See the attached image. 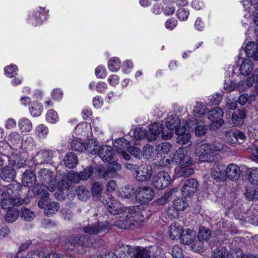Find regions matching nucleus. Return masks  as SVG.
Returning a JSON list of instances; mask_svg holds the SVG:
<instances>
[{
    "label": "nucleus",
    "instance_id": "nucleus-10",
    "mask_svg": "<svg viewBox=\"0 0 258 258\" xmlns=\"http://www.w3.org/2000/svg\"><path fill=\"white\" fill-rule=\"evenodd\" d=\"M38 206L44 209V214L47 216L55 214L59 209V204L56 202H51L50 198L39 200Z\"/></svg>",
    "mask_w": 258,
    "mask_h": 258
},
{
    "label": "nucleus",
    "instance_id": "nucleus-18",
    "mask_svg": "<svg viewBox=\"0 0 258 258\" xmlns=\"http://www.w3.org/2000/svg\"><path fill=\"white\" fill-rule=\"evenodd\" d=\"M26 200L24 199L5 197L1 202V207L5 210H9L23 205Z\"/></svg>",
    "mask_w": 258,
    "mask_h": 258
},
{
    "label": "nucleus",
    "instance_id": "nucleus-43",
    "mask_svg": "<svg viewBox=\"0 0 258 258\" xmlns=\"http://www.w3.org/2000/svg\"><path fill=\"white\" fill-rule=\"evenodd\" d=\"M228 251L225 247H221L215 249L213 251L211 258H226Z\"/></svg>",
    "mask_w": 258,
    "mask_h": 258
},
{
    "label": "nucleus",
    "instance_id": "nucleus-39",
    "mask_svg": "<svg viewBox=\"0 0 258 258\" xmlns=\"http://www.w3.org/2000/svg\"><path fill=\"white\" fill-rule=\"evenodd\" d=\"M248 180L253 185H258V168H250L247 171Z\"/></svg>",
    "mask_w": 258,
    "mask_h": 258
},
{
    "label": "nucleus",
    "instance_id": "nucleus-60",
    "mask_svg": "<svg viewBox=\"0 0 258 258\" xmlns=\"http://www.w3.org/2000/svg\"><path fill=\"white\" fill-rule=\"evenodd\" d=\"M200 106H201V104H200L198 106H197L193 110L194 115L196 117H201L205 114L204 109H202L200 108Z\"/></svg>",
    "mask_w": 258,
    "mask_h": 258
},
{
    "label": "nucleus",
    "instance_id": "nucleus-12",
    "mask_svg": "<svg viewBox=\"0 0 258 258\" xmlns=\"http://www.w3.org/2000/svg\"><path fill=\"white\" fill-rule=\"evenodd\" d=\"M170 181V176L167 172H160L153 176L152 184L157 189H162L167 187Z\"/></svg>",
    "mask_w": 258,
    "mask_h": 258
},
{
    "label": "nucleus",
    "instance_id": "nucleus-17",
    "mask_svg": "<svg viewBox=\"0 0 258 258\" xmlns=\"http://www.w3.org/2000/svg\"><path fill=\"white\" fill-rule=\"evenodd\" d=\"M199 184L195 178H189L185 180L182 187V195L185 197H190L198 190Z\"/></svg>",
    "mask_w": 258,
    "mask_h": 258
},
{
    "label": "nucleus",
    "instance_id": "nucleus-58",
    "mask_svg": "<svg viewBox=\"0 0 258 258\" xmlns=\"http://www.w3.org/2000/svg\"><path fill=\"white\" fill-rule=\"evenodd\" d=\"M231 120L233 124L235 126H240L242 125L244 122V120L240 118L236 113H233L232 114Z\"/></svg>",
    "mask_w": 258,
    "mask_h": 258
},
{
    "label": "nucleus",
    "instance_id": "nucleus-16",
    "mask_svg": "<svg viewBox=\"0 0 258 258\" xmlns=\"http://www.w3.org/2000/svg\"><path fill=\"white\" fill-rule=\"evenodd\" d=\"M149 132L151 135L148 137V140L149 141H154L161 134V138L164 140H168L163 137V135H166V130L164 128V126L162 124L159 123L154 122L149 126Z\"/></svg>",
    "mask_w": 258,
    "mask_h": 258
},
{
    "label": "nucleus",
    "instance_id": "nucleus-28",
    "mask_svg": "<svg viewBox=\"0 0 258 258\" xmlns=\"http://www.w3.org/2000/svg\"><path fill=\"white\" fill-rule=\"evenodd\" d=\"M240 72L241 75L248 77L253 75L252 72L253 70V63L250 59H245L242 61L240 67Z\"/></svg>",
    "mask_w": 258,
    "mask_h": 258
},
{
    "label": "nucleus",
    "instance_id": "nucleus-31",
    "mask_svg": "<svg viewBox=\"0 0 258 258\" xmlns=\"http://www.w3.org/2000/svg\"><path fill=\"white\" fill-rule=\"evenodd\" d=\"M20 213V210L17 208L7 210L4 217L5 219L8 223H13L19 218Z\"/></svg>",
    "mask_w": 258,
    "mask_h": 258
},
{
    "label": "nucleus",
    "instance_id": "nucleus-34",
    "mask_svg": "<svg viewBox=\"0 0 258 258\" xmlns=\"http://www.w3.org/2000/svg\"><path fill=\"white\" fill-rule=\"evenodd\" d=\"M169 236L172 239L180 238L182 233L181 227L176 223H174L169 227Z\"/></svg>",
    "mask_w": 258,
    "mask_h": 258
},
{
    "label": "nucleus",
    "instance_id": "nucleus-19",
    "mask_svg": "<svg viewBox=\"0 0 258 258\" xmlns=\"http://www.w3.org/2000/svg\"><path fill=\"white\" fill-rule=\"evenodd\" d=\"M32 191L35 197L40 198L39 200L49 198L48 186L41 183H36L32 187Z\"/></svg>",
    "mask_w": 258,
    "mask_h": 258
},
{
    "label": "nucleus",
    "instance_id": "nucleus-56",
    "mask_svg": "<svg viewBox=\"0 0 258 258\" xmlns=\"http://www.w3.org/2000/svg\"><path fill=\"white\" fill-rule=\"evenodd\" d=\"M209 146L211 148L210 150L213 155H214L215 152L221 151L224 148V146L222 144L217 142H215L213 144H209Z\"/></svg>",
    "mask_w": 258,
    "mask_h": 258
},
{
    "label": "nucleus",
    "instance_id": "nucleus-29",
    "mask_svg": "<svg viewBox=\"0 0 258 258\" xmlns=\"http://www.w3.org/2000/svg\"><path fill=\"white\" fill-rule=\"evenodd\" d=\"M63 162L66 167L70 169L73 168L78 164V157L74 153L70 152L64 156Z\"/></svg>",
    "mask_w": 258,
    "mask_h": 258
},
{
    "label": "nucleus",
    "instance_id": "nucleus-38",
    "mask_svg": "<svg viewBox=\"0 0 258 258\" xmlns=\"http://www.w3.org/2000/svg\"><path fill=\"white\" fill-rule=\"evenodd\" d=\"M76 194L80 200L86 201L90 197V192L84 186H79L76 190Z\"/></svg>",
    "mask_w": 258,
    "mask_h": 258
},
{
    "label": "nucleus",
    "instance_id": "nucleus-13",
    "mask_svg": "<svg viewBox=\"0 0 258 258\" xmlns=\"http://www.w3.org/2000/svg\"><path fill=\"white\" fill-rule=\"evenodd\" d=\"M181 123V121L178 116L176 115H171L168 116L166 118L165 126L168 130L166 131V135H163L165 139H170L172 138L174 130L177 128Z\"/></svg>",
    "mask_w": 258,
    "mask_h": 258
},
{
    "label": "nucleus",
    "instance_id": "nucleus-27",
    "mask_svg": "<svg viewBox=\"0 0 258 258\" xmlns=\"http://www.w3.org/2000/svg\"><path fill=\"white\" fill-rule=\"evenodd\" d=\"M94 172H95V167L89 166L86 167L82 171H81L79 174L77 172L73 173L74 179L77 181L78 179L86 180L90 178Z\"/></svg>",
    "mask_w": 258,
    "mask_h": 258
},
{
    "label": "nucleus",
    "instance_id": "nucleus-62",
    "mask_svg": "<svg viewBox=\"0 0 258 258\" xmlns=\"http://www.w3.org/2000/svg\"><path fill=\"white\" fill-rule=\"evenodd\" d=\"M187 132H191V131H190L188 129V127H187V126H181L179 125L177 128H176L175 130V133L176 135L178 136H179L182 135H184V134H186Z\"/></svg>",
    "mask_w": 258,
    "mask_h": 258
},
{
    "label": "nucleus",
    "instance_id": "nucleus-63",
    "mask_svg": "<svg viewBox=\"0 0 258 258\" xmlns=\"http://www.w3.org/2000/svg\"><path fill=\"white\" fill-rule=\"evenodd\" d=\"M234 136L238 139V142L239 144H242L246 139L245 135L240 131L234 132Z\"/></svg>",
    "mask_w": 258,
    "mask_h": 258
},
{
    "label": "nucleus",
    "instance_id": "nucleus-11",
    "mask_svg": "<svg viewBox=\"0 0 258 258\" xmlns=\"http://www.w3.org/2000/svg\"><path fill=\"white\" fill-rule=\"evenodd\" d=\"M154 196V192L149 187H141L136 191V199L141 204H146L153 199Z\"/></svg>",
    "mask_w": 258,
    "mask_h": 258
},
{
    "label": "nucleus",
    "instance_id": "nucleus-2",
    "mask_svg": "<svg viewBox=\"0 0 258 258\" xmlns=\"http://www.w3.org/2000/svg\"><path fill=\"white\" fill-rule=\"evenodd\" d=\"M224 112L221 108L216 107L208 113V117L211 121L209 128L215 131L222 126L224 121L223 119Z\"/></svg>",
    "mask_w": 258,
    "mask_h": 258
},
{
    "label": "nucleus",
    "instance_id": "nucleus-55",
    "mask_svg": "<svg viewBox=\"0 0 258 258\" xmlns=\"http://www.w3.org/2000/svg\"><path fill=\"white\" fill-rule=\"evenodd\" d=\"M18 70L16 66L11 65L8 66L5 68V71L6 74L9 77H15L17 75V71Z\"/></svg>",
    "mask_w": 258,
    "mask_h": 258
},
{
    "label": "nucleus",
    "instance_id": "nucleus-14",
    "mask_svg": "<svg viewBox=\"0 0 258 258\" xmlns=\"http://www.w3.org/2000/svg\"><path fill=\"white\" fill-rule=\"evenodd\" d=\"M209 144H203L197 148L196 155L199 157L201 162H212L214 155L212 153Z\"/></svg>",
    "mask_w": 258,
    "mask_h": 258
},
{
    "label": "nucleus",
    "instance_id": "nucleus-46",
    "mask_svg": "<svg viewBox=\"0 0 258 258\" xmlns=\"http://www.w3.org/2000/svg\"><path fill=\"white\" fill-rule=\"evenodd\" d=\"M174 208L177 211H183L187 207V204L181 198H177L173 201Z\"/></svg>",
    "mask_w": 258,
    "mask_h": 258
},
{
    "label": "nucleus",
    "instance_id": "nucleus-4",
    "mask_svg": "<svg viewBox=\"0 0 258 258\" xmlns=\"http://www.w3.org/2000/svg\"><path fill=\"white\" fill-rule=\"evenodd\" d=\"M185 150L179 148L173 155L171 159H167L166 162L169 164L173 163L180 165V167L189 166L192 165V160L189 156L185 153Z\"/></svg>",
    "mask_w": 258,
    "mask_h": 258
},
{
    "label": "nucleus",
    "instance_id": "nucleus-40",
    "mask_svg": "<svg viewBox=\"0 0 258 258\" xmlns=\"http://www.w3.org/2000/svg\"><path fill=\"white\" fill-rule=\"evenodd\" d=\"M71 144V146L73 150L80 152L85 151V142L80 139H77L73 140Z\"/></svg>",
    "mask_w": 258,
    "mask_h": 258
},
{
    "label": "nucleus",
    "instance_id": "nucleus-24",
    "mask_svg": "<svg viewBox=\"0 0 258 258\" xmlns=\"http://www.w3.org/2000/svg\"><path fill=\"white\" fill-rule=\"evenodd\" d=\"M17 172L13 167L6 166L0 172V178L4 181L11 182L16 177Z\"/></svg>",
    "mask_w": 258,
    "mask_h": 258
},
{
    "label": "nucleus",
    "instance_id": "nucleus-61",
    "mask_svg": "<svg viewBox=\"0 0 258 258\" xmlns=\"http://www.w3.org/2000/svg\"><path fill=\"white\" fill-rule=\"evenodd\" d=\"M242 251L240 249L233 250L230 254L228 253L226 258H241Z\"/></svg>",
    "mask_w": 258,
    "mask_h": 258
},
{
    "label": "nucleus",
    "instance_id": "nucleus-52",
    "mask_svg": "<svg viewBox=\"0 0 258 258\" xmlns=\"http://www.w3.org/2000/svg\"><path fill=\"white\" fill-rule=\"evenodd\" d=\"M17 159H16L14 161V166L17 168L21 170V171H23L25 170V166H29L28 165L26 164V161L25 159H21L20 157L17 156Z\"/></svg>",
    "mask_w": 258,
    "mask_h": 258
},
{
    "label": "nucleus",
    "instance_id": "nucleus-8",
    "mask_svg": "<svg viewBox=\"0 0 258 258\" xmlns=\"http://www.w3.org/2000/svg\"><path fill=\"white\" fill-rule=\"evenodd\" d=\"M25 169L21 171L22 185L24 187H31L36 183L37 178L35 173V168L30 166H25Z\"/></svg>",
    "mask_w": 258,
    "mask_h": 258
},
{
    "label": "nucleus",
    "instance_id": "nucleus-30",
    "mask_svg": "<svg viewBox=\"0 0 258 258\" xmlns=\"http://www.w3.org/2000/svg\"><path fill=\"white\" fill-rule=\"evenodd\" d=\"M149 248L138 246L134 248L133 256L134 258H150Z\"/></svg>",
    "mask_w": 258,
    "mask_h": 258
},
{
    "label": "nucleus",
    "instance_id": "nucleus-41",
    "mask_svg": "<svg viewBox=\"0 0 258 258\" xmlns=\"http://www.w3.org/2000/svg\"><path fill=\"white\" fill-rule=\"evenodd\" d=\"M19 126L22 132H29L32 128V123L28 119L23 118L19 121Z\"/></svg>",
    "mask_w": 258,
    "mask_h": 258
},
{
    "label": "nucleus",
    "instance_id": "nucleus-26",
    "mask_svg": "<svg viewBox=\"0 0 258 258\" xmlns=\"http://www.w3.org/2000/svg\"><path fill=\"white\" fill-rule=\"evenodd\" d=\"M113 225L121 229H134L138 226V223L132 219H127L115 221Z\"/></svg>",
    "mask_w": 258,
    "mask_h": 258
},
{
    "label": "nucleus",
    "instance_id": "nucleus-44",
    "mask_svg": "<svg viewBox=\"0 0 258 258\" xmlns=\"http://www.w3.org/2000/svg\"><path fill=\"white\" fill-rule=\"evenodd\" d=\"M20 216L26 221H31L35 217V214L29 209L23 208L21 209Z\"/></svg>",
    "mask_w": 258,
    "mask_h": 258
},
{
    "label": "nucleus",
    "instance_id": "nucleus-37",
    "mask_svg": "<svg viewBox=\"0 0 258 258\" xmlns=\"http://www.w3.org/2000/svg\"><path fill=\"white\" fill-rule=\"evenodd\" d=\"M91 192L93 199L96 201H98L102 194V185L99 182L94 183L92 185Z\"/></svg>",
    "mask_w": 258,
    "mask_h": 258
},
{
    "label": "nucleus",
    "instance_id": "nucleus-53",
    "mask_svg": "<svg viewBox=\"0 0 258 258\" xmlns=\"http://www.w3.org/2000/svg\"><path fill=\"white\" fill-rule=\"evenodd\" d=\"M190 137V133L187 132L186 134L178 136L176 139V141L177 143L184 145L189 141Z\"/></svg>",
    "mask_w": 258,
    "mask_h": 258
},
{
    "label": "nucleus",
    "instance_id": "nucleus-36",
    "mask_svg": "<svg viewBox=\"0 0 258 258\" xmlns=\"http://www.w3.org/2000/svg\"><path fill=\"white\" fill-rule=\"evenodd\" d=\"M244 195L246 199L249 201L258 200V187L254 188L251 187L246 188Z\"/></svg>",
    "mask_w": 258,
    "mask_h": 258
},
{
    "label": "nucleus",
    "instance_id": "nucleus-47",
    "mask_svg": "<svg viewBox=\"0 0 258 258\" xmlns=\"http://www.w3.org/2000/svg\"><path fill=\"white\" fill-rule=\"evenodd\" d=\"M205 241L203 240H196L191 246L193 250L197 252L203 251L205 249Z\"/></svg>",
    "mask_w": 258,
    "mask_h": 258
},
{
    "label": "nucleus",
    "instance_id": "nucleus-42",
    "mask_svg": "<svg viewBox=\"0 0 258 258\" xmlns=\"http://www.w3.org/2000/svg\"><path fill=\"white\" fill-rule=\"evenodd\" d=\"M186 167L187 166L180 167L178 169H176V174L178 177H186L194 174V169L192 168Z\"/></svg>",
    "mask_w": 258,
    "mask_h": 258
},
{
    "label": "nucleus",
    "instance_id": "nucleus-21",
    "mask_svg": "<svg viewBox=\"0 0 258 258\" xmlns=\"http://www.w3.org/2000/svg\"><path fill=\"white\" fill-rule=\"evenodd\" d=\"M133 248L127 245L119 243L115 247L114 254L117 258H131Z\"/></svg>",
    "mask_w": 258,
    "mask_h": 258
},
{
    "label": "nucleus",
    "instance_id": "nucleus-7",
    "mask_svg": "<svg viewBox=\"0 0 258 258\" xmlns=\"http://www.w3.org/2000/svg\"><path fill=\"white\" fill-rule=\"evenodd\" d=\"M111 228V225L109 222H97L83 227V231L90 235H94L106 232Z\"/></svg>",
    "mask_w": 258,
    "mask_h": 258
},
{
    "label": "nucleus",
    "instance_id": "nucleus-6",
    "mask_svg": "<svg viewBox=\"0 0 258 258\" xmlns=\"http://www.w3.org/2000/svg\"><path fill=\"white\" fill-rule=\"evenodd\" d=\"M8 197L25 199L26 188L19 182H14L4 186Z\"/></svg>",
    "mask_w": 258,
    "mask_h": 258
},
{
    "label": "nucleus",
    "instance_id": "nucleus-32",
    "mask_svg": "<svg viewBox=\"0 0 258 258\" xmlns=\"http://www.w3.org/2000/svg\"><path fill=\"white\" fill-rule=\"evenodd\" d=\"M85 149L92 155H96L98 152L99 147L97 142L92 139H89L88 142H85Z\"/></svg>",
    "mask_w": 258,
    "mask_h": 258
},
{
    "label": "nucleus",
    "instance_id": "nucleus-25",
    "mask_svg": "<svg viewBox=\"0 0 258 258\" xmlns=\"http://www.w3.org/2000/svg\"><path fill=\"white\" fill-rule=\"evenodd\" d=\"M196 232L195 231L187 229L182 230V233L179 238L181 243L184 245H189L192 243L196 238Z\"/></svg>",
    "mask_w": 258,
    "mask_h": 258
},
{
    "label": "nucleus",
    "instance_id": "nucleus-50",
    "mask_svg": "<svg viewBox=\"0 0 258 258\" xmlns=\"http://www.w3.org/2000/svg\"><path fill=\"white\" fill-rule=\"evenodd\" d=\"M120 61L118 58H112L108 62V68L112 72L117 71L120 68Z\"/></svg>",
    "mask_w": 258,
    "mask_h": 258
},
{
    "label": "nucleus",
    "instance_id": "nucleus-54",
    "mask_svg": "<svg viewBox=\"0 0 258 258\" xmlns=\"http://www.w3.org/2000/svg\"><path fill=\"white\" fill-rule=\"evenodd\" d=\"M9 141L13 145L18 144L21 141V136L17 132H13L9 135Z\"/></svg>",
    "mask_w": 258,
    "mask_h": 258
},
{
    "label": "nucleus",
    "instance_id": "nucleus-51",
    "mask_svg": "<svg viewBox=\"0 0 258 258\" xmlns=\"http://www.w3.org/2000/svg\"><path fill=\"white\" fill-rule=\"evenodd\" d=\"M128 153L137 159H140L142 157V153L140 149L135 146H131L127 149Z\"/></svg>",
    "mask_w": 258,
    "mask_h": 258
},
{
    "label": "nucleus",
    "instance_id": "nucleus-35",
    "mask_svg": "<svg viewBox=\"0 0 258 258\" xmlns=\"http://www.w3.org/2000/svg\"><path fill=\"white\" fill-rule=\"evenodd\" d=\"M197 237L199 240L206 242L211 237V231L209 229L205 227H200Z\"/></svg>",
    "mask_w": 258,
    "mask_h": 258
},
{
    "label": "nucleus",
    "instance_id": "nucleus-45",
    "mask_svg": "<svg viewBox=\"0 0 258 258\" xmlns=\"http://www.w3.org/2000/svg\"><path fill=\"white\" fill-rule=\"evenodd\" d=\"M134 137L137 140H142L145 137L148 139L149 135L145 129H143L142 127H137L134 131Z\"/></svg>",
    "mask_w": 258,
    "mask_h": 258
},
{
    "label": "nucleus",
    "instance_id": "nucleus-1",
    "mask_svg": "<svg viewBox=\"0 0 258 258\" xmlns=\"http://www.w3.org/2000/svg\"><path fill=\"white\" fill-rule=\"evenodd\" d=\"M95 174L100 178L108 180L111 178H120L119 172L121 169V165L116 161L110 162L107 165L106 168L103 165L95 167Z\"/></svg>",
    "mask_w": 258,
    "mask_h": 258
},
{
    "label": "nucleus",
    "instance_id": "nucleus-57",
    "mask_svg": "<svg viewBox=\"0 0 258 258\" xmlns=\"http://www.w3.org/2000/svg\"><path fill=\"white\" fill-rule=\"evenodd\" d=\"M189 13L185 9L179 8L177 11L176 15L178 19L181 20H185L187 19Z\"/></svg>",
    "mask_w": 258,
    "mask_h": 258
},
{
    "label": "nucleus",
    "instance_id": "nucleus-64",
    "mask_svg": "<svg viewBox=\"0 0 258 258\" xmlns=\"http://www.w3.org/2000/svg\"><path fill=\"white\" fill-rule=\"evenodd\" d=\"M153 150L154 148L152 146L150 145H146L144 147L142 151V155L148 157L149 156L151 155V153L153 152Z\"/></svg>",
    "mask_w": 258,
    "mask_h": 258
},
{
    "label": "nucleus",
    "instance_id": "nucleus-48",
    "mask_svg": "<svg viewBox=\"0 0 258 258\" xmlns=\"http://www.w3.org/2000/svg\"><path fill=\"white\" fill-rule=\"evenodd\" d=\"M36 133L39 138H44L48 133V128L44 124H41L36 127Z\"/></svg>",
    "mask_w": 258,
    "mask_h": 258
},
{
    "label": "nucleus",
    "instance_id": "nucleus-20",
    "mask_svg": "<svg viewBox=\"0 0 258 258\" xmlns=\"http://www.w3.org/2000/svg\"><path fill=\"white\" fill-rule=\"evenodd\" d=\"M211 176L216 182L224 181L226 179L225 166L219 164L214 165L211 169Z\"/></svg>",
    "mask_w": 258,
    "mask_h": 258
},
{
    "label": "nucleus",
    "instance_id": "nucleus-3",
    "mask_svg": "<svg viewBox=\"0 0 258 258\" xmlns=\"http://www.w3.org/2000/svg\"><path fill=\"white\" fill-rule=\"evenodd\" d=\"M92 244L90 237L85 234H78L70 237L65 244L67 249H73L78 246H88Z\"/></svg>",
    "mask_w": 258,
    "mask_h": 258
},
{
    "label": "nucleus",
    "instance_id": "nucleus-59",
    "mask_svg": "<svg viewBox=\"0 0 258 258\" xmlns=\"http://www.w3.org/2000/svg\"><path fill=\"white\" fill-rule=\"evenodd\" d=\"M172 255L173 258H184L182 250L177 246L173 247Z\"/></svg>",
    "mask_w": 258,
    "mask_h": 258
},
{
    "label": "nucleus",
    "instance_id": "nucleus-33",
    "mask_svg": "<svg viewBox=\"0 0 258 258\" xmlns=\"http://www.w3.org/2000/svg\"><path fill=\"white\" fill-rule=\"evenodd\" d=\"M254 82V76L247 77L246 80H241L237 83V90L239 91H245L246 89L252 86Z\"/></svg>",
    "mask_w": 258,
    "mask_h": 258
},
{
    "label": "nucleus",
    "instance_id": "nucleus-22",
    "mask_svg": "<svg viewBox=\"0 0 258 258\" xmlns=\"http://www.w3.org/2000/svg\"><path fill=\"white\" fill-rule=\"evenodd\" d=\"M104 162H110L114 155V151L112 147L103 145L99 146L97 154Z\"/></svg>",
    "mask_w": 258,
    "mask_h": 258
},
{
    "label": "nucleus",
    "instance_id": "nucleus-15",
    "mask_svg": "<svg viewBox=\"0 0 258 258\" xmlns=\"http://www.w3.org/2000/svg\"><path fill=\"white\" fill-rule=\"evenodd\" d=\"M153 170L151 166L144 164L136 169L134 175L137 180L146 181L151 178Z\"/></svg>",
    "mask_w": 258,
    "mask_h": 258
},
{
    "label": "nucleus",
    "instance_id": "nucleus-23",
    "mask_svg": "<svg viewBox=\"0 0 258 258\" xmlns=\"http://www.w3.org/2000/svg\"><path fill=\"white\" fill-rule=\"evenodd\" d=\"M240 174L239 167L236 164H230L226 168H225V176L228 179L236 181L237 180Z\"/></svg>",
    "mask_w": 258,
    "mask_h": 258
},
{
    "label": "nucleus",
    "instance_id": "nucleus-5",
    "mask_svg": "<svg viewBox=\"0 0 258 258\" xmlns=\"http://www.w3.org/2000/svg\"><path fill=\"white\" fill-rule=\"evenodd\" d=\"M38 178L41 183L48 186V189L53 191L56 189V180L54 173L48 169H42L38 173Z\"/></svg>",
    "mask_w": 258,
    "mask_h": 258
},
{
    "label": "nucleus",
    "instance_id": "nucleus-9",
    "mask_svg": "<svg viewBox=\"0 0 258 258\" xmlns=\"http://www.w3.org/2000/svg\"><path fill=\"white\" fill-rule=\"evenodd\" d=\"M186 123L189 131L191 132H195V135L198 137L205 136L208 130V126L207 125L196 118L188 119Z\"/></svg>",
    "mask_w": 258,
    "mask_h": 258
},
{
    "label": "nucleus",
    "instance_id": "nucleus-49",
    "mask_svg": "<svg viewBox=\"0 0 258 258\" xmlns=\"http://www.w3.org/2000/svg\"><path fill=\"white\" fill-rule=\"evenodd\" d=\"M46 118L48 122L54 123L57 121L58 117L57 112L51 109L48 111L46 115Z\"/></svg>",
    "mask_w": 258,
    "mask_h": 258
}]
</instances>
